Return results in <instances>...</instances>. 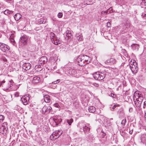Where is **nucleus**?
Wrapping results in <instances>:
<instances>
[{"instance_id": "nucleus-37", "label": "nucleus", "mask_w": 146, "mask_h": 146, "mask_svg": "<svg viewBox=\"0 0 146 146\" xmlns=\"http://www.w3.org/2000/svg\"><path fill=\"white\" fill-rule=\"evenodd\" d=\"M88 137L90 138H92V139H93V138H94L93 135H92V133H91L89 134Z\"/></svg>"}, {"instance_id": "nucleus-26", "label": "nucleus", "mask_w": 146, "mask_h": 146, "mask_svg": "<svg viewBox=\"0 0 146 146\" xmlns=\"http://www.w3.org/2000/svg\"><path fill=\"white\" fill-rule=\"evenodd\" d=\"M47 22V20L46 19H40L38 21V23L39 24H44Z\"/></svg>"}, {"instance_id": "nucleus-17", "label": "nucleus", "mask_w": 146, "mask_h": 146, "mask_svg": "<svg viewBox=\"0 0 146 146\" xmlns=\"http://www.w3.org/2000/svg\"><path fill=\"white\" fill-rule=\"evenodd\" d=\"M29 48L30 51L32 52H34L36 49V46L34 44H32L30 45Z\"/></svg>"}, {"instance_id": "nucleus-18", "label": "nucleus", "mask_w": 146, "mask_h": 146, "mask_svg": "<svg viewBox=\"0 0 146 146\" xmlns=\"http://www.w3.org/2000/svg\"><path fill=\"white\" fill-rule=\"evenodd\" d=\"M40 78L38 76L34 77L33 78V83L34 84H36L40 81Z\"/></svg>"}, {"instance_id": "nucleus-19", "label": "nucleus", "mask_w": 146, "mask_h": 146, "mask_svg": "<svg viewBox=\"0 0 146 146\" xmlns=\"http://www.w3.org/2000/svg\"><path fill=\"white\" fill-rule=\"evenodd\" d=\"M105 118L102 115L98 114L96 116V120L99 122H102L101 119H103Z\"/></svg>"}, {"instance_id": "nucleus-3", "label": "nucleus", "mask_w": 146, "mask_h": 146, "mask_svg": "<svg viewBox=\"0 0 146 146\" xmlns=\"http://www.w3.org/2000/svg\"><path fill=\"white\" fill-rule=\"evenodd\" d=\"M129 66L132 72L134 74L136 73L138 70V68L137 64L136 62H132L129 63Z\"/></svg>"}, {"instance_id": "nucleus-29", "label": "nucleus", "mask_w": 146, "mask_h": 146, "mask_svg": "<svg viewBox=\"0 0 146 146\" xmlns=\"http://www.w3.org/2000/svg\"><path fill=\"white\" fill-rule=\"evenodd\" d=\"M73 121V120L72 119H68L67 120V122L69 125H71V123Z\"/></svg>"}, {"instance_id": "nucleus-33", "label": "nucleus", "mask_w": 146, "mask_h": 146, "mask_svg": "<svg viewBox=\"0 0 146 146\" xmlns=\"http://www.w3.org/2000/svg\"><path fill=\"white\" fill-rule=\"evenodd\" d=\"M126 122V120L125 119H123L121 121V124L123 125L124 126Z\"/></svg>"}, {"instance_id": "nucleus-51", "label": "nucleus", "mask_w": 146, "mask_h": 146, "mask_svg": "<svg viewBox=\"0 0 146 146\" xmlns=\"http://www.w3.org/2000/svg\"><path fill=\"white\" fill-rule=\"evenodd\" d=\"M68 73H69V74H73V73H72V72H71L70 71H69Z\"/></svg>"}, {"instance_id": "nucleus-50", "label": "nucleus", "mask_w": 146, "mask_h": 146, "mask_svg": "<svg viewBox=\"0 0 146 146\" xmlns=\"http://www.w3.org/2000/svg\"><path fill=\"white\" fill-rule=\"evenodd\" d=\"M3 60L4 62H7V60L6 58H3Z\"/></svg>"}, {"instance_id": "nucleus-1", "label": "nucleus", "mask_w": 146, "mask_h": 146, "mask_svg": "<svg viewBox=\"0 0 146 146\" xmlns=\"http://www.w3.org/2000/svg\"><path fill=\"white\" fill-rule=\"evenodd\" d=\"M90 57L86 55H80L77 58L76 62L80 66H84L89 63L90 60Z\"/></svg>"}, {"instance_id": "nucleus-8", "label": "nucleus", "mask_w": 146, "mask_h": 146, "mask_svg": "<svg viewBox=\"0 0 146 146\" xmlns=\"http://www.w3.org/2000/svg\"><path fill=\"white\" fill-rule=\"evenodd\" d=\"M52 109L51 107L49 106H44L42 109V111L44 114L46 113H48L52 110Z\"/></svg>"}, {"instance_id": "nucleus-36", "label": "nucleus", "mask_w": 146, "mask_h": 146, "mask_svg": "<svg viewBox=\"0 0 146 146\" xmlns=\"http://www.w3.org/2000/svg\"><path fill=\"white\" fill-rule=\"evenodd\" d=\"M54 106L58 108H60V106H59L58 104V103H55L54 104Z\"/></svg>"}, {"instance_id": "nucleus-7", "label": "nucleus", "mask_w": 146, "mask_h": 146, "mask_svg": "<svg viewBox=\"0 0 146 146\" xmlns=\"http://www.w3.org/2000/svg\"><path fill=\"white\" fill-rule=\"evenodd\" d=\"M130 31V24H126L123 26V28L120 31V32L122 34H123L125 33L128 32Z\"/></svg>"}, {"instance_id": "nucleus-14", "label": "nucleus", "mask_w": 146, "mask_h": 146, "mask_svg": "<svg viewBox=\"0 0 146 146\" xmlns=\"http://www.w3.org/2000/svg\"><path fill=\"white\" fill-rule=\"evenodd\" d=\"M27 38L26 35H23L22 37H21L20 39V41H21V43L25 45L27 44Z\"/></svg>"}, {"instance_id": "nucleus-58", "label": "nucleus", "mask_w": 146, "mask_h": 146, "mask_svg": "<svg viewBox=\"0 0 146 146\" xmlns=\"http://www.w3.org/2000/svg\"><path fill=\"white\" fill-rule=\"evenodd\" d=\"M11 81L10 82H9L11 84Z\"/></svg>"}, {"instance_id": "nucleus-12", "label": "nucleus", "mask_w": 146, "mask_h": 146, "mask_svg": "<svg viewBox=\"0 0 146 146\" xmlns=\"http://www.w3.org/2000/svg\"><path fill=\"white\" fill-rule=\"evenodd\" d=\"M31 66V64L27 63H24L22 65V68L25 71H27L30 69Z\"/></svg>"}, {"instance_id": "nucleus-25", "label": "nucleus", "mask_w": 146, "mask_h": 146, "mask_svg": "<svg viewBox=\"0 0 146 146\" xmlns=\"http://www.w3.org/2000/svg\"><path fill=\"white\" fill-rule=\"evenodd\" d=\"M77 39L79 41H82L83 39L82 36V34H78L76 35Z\"/></svg>"}, {"instance_id": "nucleus-5", "label": "nucleus", "mask_w": 146, "mask_h": 146, "mask_svg": "<svg viewBox=\"0 0 146 146\" xmlns=\"http://www.w3.org/2000/svg\"><path fill=\"white\" fill-rule=\"evenodd\" d=\"M7 122L3 123L0 127V133L4 134H6L7 130Z\"/></svg>"}, {"instance_id": "nucleus-20", "label": "nucleus", "mask_w": 146, "mask_h": 146, "mask_svg": "<svg viewBox=\"0 0 146 146\" xmlns=\"http://www.w3.org/2000/svg\"><path fill=\"white\" fill-rule=\"evenodd\" d=\"M141 142L146 145V134L143 135L141 137Z\"/></svg>"}, {"instance_id": "nucleus-10", "label": "nucleus", "mask_w": 146, "mask_h": 146, "mask_svg": "<svg viewBox=\"0 0 146 146\" xmlns=\"http://www.w3.org/2000/svg\"><path fill=\"white\" fill-rule=\"evenodd\" d=\"M29 96H27V95L23 96L21 98V101L24 105H26L28 104L30 98Z\"/></svg>"}, {"instance_id": "nucleus-43", "label": "nucleus", "mask_w": 146, "mask_h": 146, "mask_svg": "<svg viewBox=\"0 0 146 146\" xmlns=\"http://www.w3.org/2000/svg\"><path fill=\"white\" fill-rule=\"evenodd\" d=\"M19 93L17 92H16L15 93V96L16 97H17L19 96Z\"/></svg>"}, {"instance_id": "nucleus-11", "label": "nucleus", "mask_w": 146, "mask_h": 146, "mask_svg": "<svg viewBox=\"0 0 146 146\" xmlns=\"http://www.w3.org/2000/svg\"><path fill=\"white\" fill-rule=\"evenodd\" d=\"M66 37L65 39L67 40V43L69 42L71 40L72 38L71 32L70 31L68 30L66 32Z\"/></svg>"}, {"instance_id": "nucleus-9", "label": "nucleus", "mask_w": 146, "mask_h": 146, "mask_svg": "<svg viewBox=\"0 0 146 146\" xmlns=\"http://www.w3.org/2000/svg\"><path fill=\"white\" fill-rule=\"evenodd\" d=\"M0 49L3 52H6L8 51L9 47L2 43H0Z\"/></svg>"}, {"instance_id": "nucleus-40", "label": "nucleus", "mask_w": 146, "mask_h": 146, "mask_svg": "<svg viewBox=\"0 0 146 146\" xmlns=\"http://www.w3.org/2000/svg\"><path fill=\"white\" fill-rule=\"evenodd\" d=\"M119 106V104H115L112 107V109L114 110V109H115V108L116 107H117V106Z\"/></svg>"}, {"instance_id": "nucleus-59", "label": "nucleus", "mask_w": 146, "mask_h": 146, "mask_svg": "<svg viewBox=\"0 0 146 146\" xmlns=\"http://www.w3.org/2000/svg\"><path fill=\"white\" fill-rule=\"evenodd\" d=\"M15 42V40H13V42Z\"/></svg>"}, {"instance_id": "nucleus-48", "label": "nucleus", "mask_w": 146, "mask_h": 146, "mask_svg": "<svg viewBox=\"0 0 146 146\" xmlns=\"http://www.w3.org/2000/svg\"><path fill=\"white\" fill-rule=\"evenodd\" d=\"M15 143V141L14 140H13L12 142H11V144H12L13 145V144H14Z\"/></svg>"}, {"instance_id": "nucleus-15", "label": "nucleus", "mask_w": 146, "mask_h": 146, "mask_svg": "<svg viewBox=\"0 0 146 146\" xmlns=\"http://www.w3.org/2000/svg\"><path fill=\"white\" fill-rule=\"evenodd\" d=\"M52 42L55 45H58V44H60L61 42L59 39L57 37H55L53 40H52Z\"/></svg>"}, {"instance_id": "nucleus-39", "label": "nucleus", "mask_w": 146, "mask_h": 146, "mask_svg": "<svg viewBox=\"0 0 146 146\" xmlns=\"http://www.w3.org/2000/svg\"><path fill=\"white\" fill-rule=\"evenodd\" d=\"M102 137H104L105 136V135H106V134L105 133H104V132L103 131H102Z\"/></svg>"}, {"instance_id": "nucleus-38", "label": "nucleus", "mask_w": 146, "mask_h": 146, "mask_svg": "<svg viewBox=\"0 0 146 146\" xmlns=\"http://www.w3.org/2000/svg\"><path fill=\"white\" fill-rule=\"evenodd\" d=\"M60 80V79H58L56 80V81H54L52 82L53 84H57L59 82Z\"/></svg>"}, {"instance_id": "nucleus-57", "label": "nucleus", "mask_w": 146, "mask_h": 146, "mask_svg": "<svg viewBox=\"0 0 146 146\" xmlns=\"http://www.w3.org/2000/svg\"><path fill=\"white\" fill-rule=\"evenodd\" d=\"M145 3H146V0H144Z\"/></svg>"}, {"instance_id": "nucleus-23", "label": "nucleus", "mask_w": 146, "mask_h": 146, "mask_svg": "<svg viewBox=\"0 0 146 146\" xmlns=\"http://www.w3.org/2000/svg\"><path fill=\"white\" fill-rule=\"evenodd\" d=\"M89 111L91 113H94L96 111V108L93 106H90L88 108Z\"/></svg>"}, {"instance_id": "nucleus-30", "label": "nucleus", "mask_w": 146, "mask_h": 146, "mask_svg": "<svg viewBox=\"0 0 146 146\" xmlns=\"http://www.w3.org/2000/svg\"><path fill=\"white\" fill-rule=\"evenodd\" d=\"M110 13V12L108 10H107L106 11H103L101 12L102 14L105 15H107Z\"/></svg>"}, {"instance_id": "nucleus-31", "label": "nucleus", "mask_w": 146, "mask_h": 146, "mask_svg": "<svg viewBox=\"0 0 146 146\" xmlns=\"http://www.w3.org/2000/svg\"><path fill=\"white\" fill-rule=\"evenodd\" d=\"M55 133L56 134V136L57 137H58L60 135H61L62 133V132H60L59 131H57L56 132H55Z\"/></svg>"}, {"instance_id": "nucleus-53", "label": "nucleus", "mask_w": 146, "mask_h": 146, "mask_svg": "<svg viewBox=\"0 0 146 146\" xmlns=\"http://www.w3.org/2000/svg\"><path fill=\"white\" fill-rule=\"evenodd\" d=\"M137 46V44H133V48L134 47V46Z\"/></svg>"}, {"instance_id": "nucleus-6", "label": "nucleus", "mask_w": 146, "mask_h": 146, "mask_svg": "<svg viewBox=\"0 0 146 146\" xmlns=\"http://www.w3.org/2000/svg\"><path fill=\"white\" fill-rule=\"evenodd\" d=\"M78 126L80 128V130L81 131L82 129V130L83 131L85 132L89 131L90 129V128L86 126L85 124L83 123H80L78 124Z\"/></svg>"}, {"instance_id": "nucleus-24", "label": "nucleus", "mask_w": 146, "mask_h": 146, "mask_svg": "<svg viewBox=\"0 0 146 146\" xmlns=\"http://www.w3.org/2000/svg\"><path fill=\"white\" fill-rule=\"evenodd\" d=\"M43 65L41 64L39 65H37L35 66V68L36 69H37V71H41L42 70V66Z\"/></svg>"}, {"instance_id": "nucleus-56", "label": "nucleus", "mask_w": 146, "mask_h": 146, "mask_svg": "<svg viewBox=\"0 0 146 146\" xmlns=\"http://www.w3.org/2000/svg\"><path fill=\"white\" fill-rule=\"evenodd\" d=\"M2 84V83L1 82H0V86H1V85Z\"/></svg>"}, {"instance_id": "nucleus-16", "label": "nucleus", "mask_w": 146, "mask_h": 146, "mask_svg": "<svg viewBox=\"0 0 146 146\" xmlns=\"http://www.w3.org/2000/svg\"><path fill=\"white\" fill-rule=\"evenodd\" d=\"M115 62V60L113 58H110L107 60L105 62V63L106 64L110 63L111 64H114Z\"/></svg>"}, {"instance_id": "nucleus-47", "label": "nucleus", "mask_w": 146, "mask_h": 146, "mask_svg": "<svg viewBox=\"0 0 146 146\" xmlns=\"http://www.w3.org/2000/svg\"><path fill=\"white\" fill-rule=\"evenodd\" d=\"M8 3H10L11 2L13 1V0H5Z\"/></svg>"}, {"instance_id": "nucleus-41", "label": "nucleus", "mask_w": 146, "mask_h": 146, "mask_svg": "<svg viewBox=\"0 0 146 146\" xmlns=\"http://www.w3.org/2000/svg\"><path fill=\"white\" fill-rule=\"evenodd\" d=\"M54 135H56V134L54 132L50 136V137H52L53 138L54 137Z\"/></svg>"}, {"instance_id": "nucleus-28", "label": "nucleus", "mask_w": 146, "mask_h": 146, "mask_svg": "<svg viewBox=\"0 0 146 146\" xmlns=\"http://www.w3.org/2000/svg\"><path fill=\"white\" fill-rule=\"evenodd\" d=\"M13 12L10 11L8 10L7 9L5 11L4 13L5 15H8V14H11L12 13H13Z\"/></svg>"}, {"instance_id": "nucleus-49", "label": "nucleus", "mask_w": 146, "mask_h": 146, "mask_svg": "<svg viewBox=\"0 0 146 146\" xmlns=\"http://www.w3.org/2000/svg\"><path fill=\"white\" fill-rule=\"evenodd\" d=\"M132 132H133V130H131L130 131H129V133L130 134H132Z\"/></svg>"}, {"instance_id": "nucleus-44", "label": "nucleus", "mask_w": 146, "mask_h": 146, "mask_svg": "<svg viewBox=\"0 0 146 146\" xmlns=\"http://www.w3.org/2000/svg\"><path fill=\"white\" fill-rule=\"evenodd\" d=\"M133 108H130L129 109V112H131L133 111Z\"/></svg>"}, {"instance_id": "nucleus-4", "label": "nucleus", "mask_w": 146, "mask_h": 146, "mask_svg": "<svg viewBox=\"0 0 146 146\" xmlns=\"http://www.w3.org/2000/svg\"><path fill=\"white\" fill-rule=\"evenodd\" d=\"M93 77L96 79L99 80H103L105 78L104 74L99 72L94 73Z\"/></svg>"}, {"instance_id": "nucleus-32", "label": "nucleus", "mask_w": 146, "mask_h": 146, "mask_svg": "<svg viewBox=\"0 0 146 146\" xmlns=\"http://www.w3.org/2000/svg\"><path fill=\"white\" fill-rule=\"evenodd\" d=\"M4 117L2 115H0V123H2L4 119Z\"/></svg>"}, {"instance_id": "nucleus-21", "label": "nucleus", "mask_w": 146, "mask_h": 146, "mask_svg": "<svg viewBox=\"0 0 146 146\" xmlns=\"http://www.w3.org/2000/svg\"><path fill=\"white\" fill-rule=\"evenodd\" d=\"M44 101L46 103H48L50 101V96L48 95H46L44 96Z\"/></svg>"}, {"instance_id": "nucleus-55", "label": "nucleus", "mask_w": 146, "mask_h": 146, "mask_svg": "<svg viewBox=\"0 0 146 146\" xmlns=\"http://www.w3.org/2000/svg\"><path fill=\"white\" fill-rule=\"evenodd\" d=\"M144 117L145 118V119L146 120V113H145L144 115Z\"/></svg>"}, {"instance_id": "nucleus-2", "label": "nucleus", "mask_w": 146, "mask_h": 146, "mask_svg": "<svg viewBox=\"0 0 146 146\" xmlns=\"http://www.w3.org/2000/svg\"><path fill=\"white\" fill-rule=\"evenodd\" d=\"M133 99L136 106L140 107L143 100V97L141 93L139 91H136L134 93Z\"/></svg>"}, {"instance_id": "nucleus-54", "label": "nucleus", "mask_w": 146, "mask_h": 146, "mask_svg": "<svg viewBox=\"0 0 146 146\" xmlns=\"http://www.w3.org/2000/svg\"><path fill=\"white\" fill-rule=\"evenodd\" d=\"M1 82L2 84L3 83H4L5 82V81L3 80V81Z\"/></svg>"}, {"instance_id": "nucleus-46", "label": "nucleus", "mask_w": 146, "mask_h": 146, "mask_svg": "<svg viewBox=\"0 0 146 146\" xmlns=\"http://www.w3.org/2000/svg\"><path fill=\"white\" fill-rule=\"evenodd\" d=\"M110 96L113 97H114V96H115V94L113 93H111L110 94Z\"/></svg>"}, {"instance_id": "nucleus-52", "label": "nucleus", "mask_w": 146, "mask_h": 146, "mask_svg": "<svg viewBox=\"0 0 146 146\" xmlns=\"http://www.w3.org/2000/svg\"><path fill=\"white\" fill-rule=\"evenodd\" d=\"M54 122H55L56 123V121H57V120L56 119H54Z\"/></svg>"}, {"instance_id": "nucleus-42", "label": "nucleus", "mask_w": 146, "mask_h": 146, "mask_svg": "<svg viewBox=\"0 0 146 146\" xmlns=\"http://www.w3.org/2000/svg\"><path fill=\"white\" fill-rule=\"evenodd\" d=\"M107 26L108 27H110L111 26V25L110 23V22H108L107 24Z\"/></svg>"}, {"instance_id": "nucleus-13", "label": "nucleus", "mask_w": 146, "mask_h": 146, "mask_svg": "<svg viewBox=\"0 0 146 146\" xmlns=\"http://www.w3.org/2000/svg\"><path fill=\"white\" fill-rule=\"evenodd\" d=\"M47 62V58L45 56H42L41 57L39 61V63L42 65H43L44 64L46 63Z\"/></svg>"}, {"instance_id": "nucleus-60", "label": "nucleus", "mask_w": 146, "mask_h": 146, "mask_svg": "<svg viewBox=\"0 0 146 146\" xmlns=\"http://www.w3.org/2000/svg\"><path fill=\"white\" fill-rule=\"evenodd\" d=\"M145 15H144L143 16H145Z\"/></svg>"}, {"instance_id": "nucleus-27", "label": "nucleus", "mask_w": 146, "mask_h": 146, "mask_svg": "<svg viewBox=\"0 0 146 146\" xmlns=\"http://www.w3.org/2000/svg\"><path fill=\"white\" fill-rule=\"evenodd\" d=\"M50 36L52 40L55 37H56V36H55V34L53 32H51L50 33Z\"/></svg>"}, {"instance_id": "nucleus-45", "label": "nucleus", "mask_w": 146, "mask_h": 146, "mask_svg": "<svg viewBox=\"0 0 146 146\" xmlns=\"http://www.w3.org/2000/svg\"><path fill=\"white\" fill-rule=\"evenodd\" d=\"M26 1H28L29 2V3H30L31 4H32L33 2H32V1L33 0H26Z\"/></svg>"}, {"instance_id": "nucleus-34", "label": "nucleus", "mask_w": 146, "mask_h": 146, "mask_svg": "<svg viewBox=\"0 0 146 146\" xmlns=\"http://www.w3.org/2000/svg\"><path fill=\"white\" fill-rule=\"evenodd\" d=\"M91 84L93 86L96 87H98L99 86V85L97 83H92Z\"/></svg>"}, {"instance_id": "nucleus-22", "label": "nucleus", "mask_w": 146, "mask_h": 146, "mask_svg": "<svg viewBox=\"0 0 146 146\" xmlns=\"http://www.w3.org/2000/svg\"><path fill=\"white\" fill-rule=\"evenodd\" d=\"M22 15L19 13H17L14 15V17L16 21H19L22 17Z\"/></svg>"}, {"instance_id": "nucleus-35", "label": "nucleus", "mask_w": 146, "mask_h": 146, "mask_svg": "<svg viewBox=\"0 0 146 146\" xmlns=\"http://www.w3.org/2000/svg\"><path fill=\"white\" fill-rule=\"evenodd\" d=\"M63 14L62 13H59L58 14V17L59 18H61Z\"/></svg>"}]
</instances>
